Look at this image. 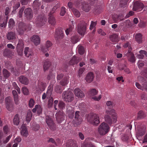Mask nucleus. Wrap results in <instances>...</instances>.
<instances>
[{"instance_id":"obj_43","label":"nucleus","mask_w":147,"mask_h":147,"mask_svg":"<svg viewBox=\"0 0 147 147\" xmlns=\"http://www.w3.org/2000/svg\"><path fill=\"white\" fill-rule=\"evenodd\" d=\"M65 104L63 101H60L59 102L58 105L57 106V107L60 109H63L65 108Z\"/></svg>"},{"instance_id":"obj_52","label":"nucleus","mask_w":147,"mask_h":147,"mask_svg":"<svg viewBox=\"0 0 147 147\" xmlns=\"http://www.w3.org/2000/svg\"><path fill=\"white\" fill-rule=\"evenodd\" d=\"M49 98V99L48 102V105L49 107H51L53 105V98L52 97Z\"/></svg>"},{"instance_id":"obj_7","label":"nucleus","mask_w":147,"mask_h":147,"mask_svg":"<svg viewBox=\"0 0 147 147\" xmlns=\"http://www.w3.org/2000/svg\"><path fill=\"white\" fill-rule=\"evenodd\" d=\"M46 121L48 126L52 130L56 129V126L55 124L51 118L49 116L47 115L46 117Z\"/></svg>"},{"instance_id":"obj_15","label":"nucleus","mask_w":147,"mask_h":147,"mask_svg":"<svg viewBox=\"0 0 147 147\" xmlns=\"http://www.w3.org/2000/svg\"><path fill=\"white\" fill-rule=\"evenodd\" d=\"M78 32L81 35L84 36L86 33V26L78 24Z\"/></svg>"},{"instance_id":"obj_4","label":"nucleus","mask_w":147,"mask_h":147,"mask_svg":"<svg viewBox=\"0 0 147 147\" xmlns=\"http://www.w3.org/2000/svg\"><path fill=\"white\" fill-rule=\"evenodd\" d=\"M62 97L65 101L71 102L74 99V95L71 92L68 90L63 92L62 94Z\"/></svg>"},{"instance_id":"obj_55","label":"nucleus","mask_w":147,"mask_h":147,"mask_svg":"<svg viewBox=\"0 0 147 147\" xmlns=\"http://www.w3.org/2000/svg\"><path fill=\"white\" fill-rule=\"evenodd\" d=\"M128 0H121L120 2V6L121 7H123L126 4Z\"/></svg>"},{"instance_id":"obj_29","label":"nucleus","mask_w":147,"mask_h":147,"mask_svg":"<svg viewBox=\"0 0 147 147\" xmlns=\"http://www.w3.org/2000/svg\"><path fill=\"white\" fill-rule=\"evenodd\" d=\"M6 36L8 40L14 39L16 38V33L14 32H9L7 33Z\"/></svg>"},{"instance_id":"obj_14","label":"nucleus","mask_w":147,"mask_h":147,"mask_svg":"<svg viewBox=\"0 0 147 147\" xmlns=\"http://www.w3.org/2000/svg\"><path fill=\"white\" fill-rule=\"evenodd\" d=\"M24 13L25 16L28 20H30L32 18V11L31 8H28L26 9L24 11Z\"/></svg>"},{"instance_id":"obj_32","label":"nucleus","mask_w":147,"mask_h":147,"mask_svg":"<svg viewBox=\"0 0 147 147\" xmlns=\"http://www.w3.org/2000/svg\"><path fill=\"white\" fill-rule=\"evenodd\" d=\"M49 16L48 22L49 24L53 26H54L56 23V21L53 15H49Z\"/></svg>"},{"instance_id":"obj_60","label":"nucleus","mask_w":147,"mask_h":147,"mask_svg":"<svg viewBox=\"0 0 147 147\" xmlns=\"http://www.w3.org/2000/svg\"><path fill=\"white\" fill-rule=\"evenodd\" d=\"M81 3V0H76V1L74 3V5H75L77 7H79Z\"/></svg>"},{"instance_id":"obj_26","label":"nucleus","mask_w":147,"mask_h":147,"mask_svg":"<svg viewBox=\"0 0 147 147\" xmlns=\"http://www.w3.org/2000/svg\"><path fill=\"white\" fill-rule=\"evenodd\" d=\"M94 74L92 72L88 73L86 77V80L88 83L92 81L94 78Z\"/></svg>"},{"instance_id":"obj_25","label":"nucleus","mask_w":147,"mask_h":147,"mask_svg":"<svg viewBox=\"0 0 147 147\" xmlns=\"http://www.w3.org/2000/svg\"><path fill=\"white\" fill-rule=\"evenodd\" d=\"M19 80L22 84L25 85H27L29 83L28 78L23 76H20L19 78Z\"/></svg>"},{"instance_id":"obj_13","label":"nucleus","mask_w":147,"mask_h":147,"mask_svg":"<svg viewBox=\"0 0 147 147\" xmlns=\"http://www.w3.org/2000/svg\"><path fill=\"white\" fill-rule=\"evenodd\" d=\"M55 36L56 40H58L59 39H62L63 36V31L61 28H58L56 30Z\"/></svg>"},{"instance_id":"obj_16","label":"nucleus","mask_w":147,"mask_h":147,"mask_svg":"<svg viewBox=\"0 0 147 147\" xmlns=\"http://www.w3.org/2000/svg\"><path fill=\"white\" fill-rule=\"evenodd\" d=\"M31 41L33 42L34 45H37L40 43V38L39 36L36 35H34L30 38Z\"/></svg>"},{"instance_id":"obj_58","label":"nucleus","mask_w":147,"mask_h":147,"mask_svg":"<svg viewBox=\"0 0 147 147\" xmlns=\"http://www.w3.org/2000/svg\"><path fill=\"white\" fill-rule=\"evenodd\" d=\"M85 70V68L84 67L80 68L79 70L78 76L79 78L81 77L82 74L84 72Z\"/></svg>"},{"instance_id":"obj_8","label":"nucleus","mask_w":147,"mask_h":147,"mask_svg":"<svg viewBox=\"0 0 147 147\" xmlns=\"http://www.w3.org/2000/svg\"><path fill=\"white\" fill-rule=\"evenodd\" d=\"M98 91L94 88H93L91 89L89 92V94L92 97V98L94 100L97 101H99L101 98V95H100L98 97L94 96L96 95Z\"/></svg>"},{"instance_id":"obj_24","label":"nucleus","mask_w":147,"mask_h":147,"mask_svg":"<svg viewBox=\"0 0 147 147\" xmlns=\"http://www.w3.org/2000/svg\"><path fill=\"white\" fill-rule=\"evenodd\" d=\"M53 89V84L49 85L48 87L47 91V98H49L51 97Z\"/></svg>"},{"instance_id":"obj_9","label":"nucleus","mask_w":147,"mask_h":147,"mask_svg":"<svg viewBox=\"0 0 147 147\" xmlns=\"http://www.w3.org/2000/svg\"><path fill=\"white\" fill-rule=\"evenodd\" d=\"M55 116L56 121L59 123H61L64 120L65 115L62 111H59L57 112Z\"/></svg>"},{"instance_id":"obj_31","label":"nucleus","mask_w":147,"mask_h":147,"mask_svg":"<svg viewBox=\"0 0 147 147\" xmlns=\"http://www.w3.org/2000/svg\"><path fill=\"white\" fill-rule=\"evenodd\" d=\"M68 76H65L60 81V84L63 86H64L67 85L69 82Z\"/></svg>"},{"instance_id":"obj_40","label":"nucleus","mask_w":147,"mask_h":147,"mask_svg":"<svg viewBox=\"0 0 147 147\" xmlns=\"http://www.w3.org/2000/svg\"><path fill=\"white\" fill-rule=\"evenodd\" d=\"M72 11L76 17L78 18L80 17L81 14L80 12L78 10L76 9L72 8Z\"/></svg>"},{"instance_id":"obj_41","label":"nucleus","mask_w":147,"mask_h":147,"mask_svg":"<svg viewBox=\"0 0 147 147\" xmlns=\"http://www.w3.org/2000/svg\"><path fill=\"white\" fill-rule=\"evenodd\" d=\"M78 37L77 35L73 36L71 38V41L73 44H75L78 41Z\"/></svg>"},{"instance_id":"obj_3","label":"nucleus","mask_w":147,"mask_h":147,"mask_svg":"<svg viewBox=\"0 0 147 147\" xmlns=\"http://www.w3.org/2000/svg\"><path fill=\"white\" fill-rule=\"evenodd\" d=\"M31 25L26 24L22 22H20L18 24L17 31L19 34H22L25 31H29L31 29Z\"/></svg>"},{"instance_id":"obj_6","label":"nucleus","mask_w":147,"mask_h":147,"mask_svg":"<svg viewBox=\"0 0 147 147\" xmlns=\"http://www.w3.org/2000/svg\"><path fill=\"white\" fill-rule=\"evenodd\" d=\"M47 20L46 18L44 16H39L36 19L35 23L37 26H41L46 23Z\"/></svg>"},{"instance_id":"obj_63","label":"nucleus","mask_w":147,"mask_h":147,"mask_svg":"<svg viewBox=\"0 0 147 147\" xmlns=\"http://www.w3.org/2000/svg\"><path fill=\"white\" fill-rule=\"evenodd\" d=\"M57 8V7L56 6H55L52 9V10L50 11V13H49V15H53V14L55 12Z\"/></svg>"},{"instance_id":"obj_22","label":"nucleus","mask_w":147,"mask_h":147,"mask_svg":"<svg viewBox=\"0 0 147 147\" xmlns=\"http://www.w3.org/2000/svg\"><path fill=\"white\" fill-rule=\"evenodd\" d=\"M52 45V44L49 40H47L45 44V46L43 47L42 49V51L44 53H45L49 50V48H50Z\"/></svg>"},{"instance_id":"obj_50","label":"nucleus","mask_w":147,"mask_h":147,"mask_svg":"<svg viewBox=\"0 0 147 147\" xmlns=\"http://www.w3.org/2000/svg\"><path fill=\"white\" fill-rule=\"evenodd\" d=\"M66 12V8L64 7L63 6L61 7L60 14L62 16H64L65 13Z\"/></svg>"},{"instance_id":"obj_45","label":"nucleus","mask_w":147,"mask_h":147,"mask_svg":"<svg viewBox=\"0 0 147 147\" xmlns=\"http://www.w3.org/2000/svg\"><path fill=\"white\" fill-rule=\"evenodd\" d=\"M69 108L68 107L67 109V111L68 112L69 116L70 118H72L74 116V111L72 110V109L71 107H70L71 109V111L70 112L69 111L70 110V109L69 110L68 109Z\"/></svg>"},{"instance_id":"obj_51","label":"nucleus","mask_w":147,"mask_h":147,"mask_svg":"<svg viewBox=\"0 0 147 147\" xmlns=\"http://www.w3.org/2000/svg\"><path fill=\"white\" fill-rule=\"evenodd\" d=\"M55 91L57 93H61L62 92V90L61 89V87L59 85L56 86L55 87Z\"/></svg>"},{"instance_id":"obj_38","label":"nucleus","mask_w":147,"mask_h":147,"mask_svg":"<svg viewBox=\"0 0 147 147\" xmlns=\"http://www.w3.org/2000/svg\"><path fill=\"white\" fill-rule=\"evenodd\" d=\"M20 122L19 118L18 115L16 114L13 120V123L14 125H18Z\"/></svg>"},{"instance_id":"obj_61","label":"nucleus","mask_w":147,"mask_h":147,"mask_svg":"<svg viewBox=\"0 0 147 147\" xmlns=\"http://www.w3.org/2000/svg\"><path fill=\"white\" fill-rule=\"evenodd\" d=\"M147 98V96L144 93H143L141 95V101L142 102H144V101L146 100Z\"/></svg>"},{"instance_id":"obj_62","label":"nucleus","mask_w":147,"mask_h":147,"mask_svg":"<svg viewBox=\"0 0 147 147\" xmlns=\"http://www.w3.org/2000/svg\"><path fill=\"white\" fill-rule=\"evenodd\" d=\"M37 106L36 108L37 111L38 113L40 114L42 113V109L40 105H37Z\"/></svg>"},{"instance_id":"obj_30","label":"nucleus","mask_w":147,"mask_h":147,"mask_svg":"<svg viewBox=\"0 0 147 147\" xmlns=\"http://www.w3.org/2000/svg\"><path fill=\"white\" fill-rule=\"evenodd\" d=\"M25 55L27 57H31V56L33 55V53L31 49H29L28 47H25L24 51Z\"/></svg>"},{"instance_id":"obj_48","label":"nucleus","mask_w":147,"mask_h":147,"mask_svg":"<svg viewBox=\"0 0 147 147\" xmlns=\"http://www.w3.org/2000/svg\"><path fill=\"white\" fill-rule=\"evenodd\" d=\"M135 85L137 88L138 89L142 90H145L144 83L142 84V86H141L138 83L136 82Z\"/></svg>"},{"instance_id":"obj_53","label":"nucleus","mask_w":147,"mask_h":147,"mask_svg":"<svg viewBox=\"0 0 147 147\" xmlns=\"http://www.w3.org/2000/svg\"><path fill=\"white\" fill-rule=\"evenodd\" d=\"M24 44L23 40H19L18 43L17 45V47L23 48Z\"/></svg>"},{"instance_id":"obj_47","label":"nucleus","mask_w":147,"mask_h":147,"mask_svg":"<svg viewBox=\"0 0 147 147\" xmlns=\"http://www.w3.org/2000/svg\"><path fill=\"white\" fill-rule=\"evenodd\" d=\"M129 138V135L127 134H124L122 136L121 140L123 142H127Z\"/></svg>"},{"instance_id":"obj_23","label":"nucleus","mask_w":147,"mask_h":147,"mask_svg":"<svg viewBox=\"0 0 147 147\" xmlns=\"http://www.w3.org/2000/svg\"><path fill=\"white\" fill-rule=\"evenodd\" d=\"M66 147H78L76 141L72 140H69L67 142Z\"/></svg>"},{"instance_id":"obj_19","label":"nucleus","mask_w":147,"mask_h":147,"mask_svg":"<svg viewBox=\"0 0 147 147\" xmlns=\"http://www.w3.org/2000/svg\"><path fill=\"white\" fill-rule=\"evenodd\" d=\"M126 55L128 57L129 60L130 62L133 63L135 61V57L134 54L131 52V49H129L128 50V52L126 54Z\"/></svg>"},{"instance_id":"obj_27","label":"nucleus","mask_w":147,"mask_h":147,"mask_svg":"<svg viewBox=\"0 0 147 147\" xmlns=\"http://www.w3.org/2000/svg\"><path fill=\"white\" fill-rule=\"evenodd\" d=\"M109 38L110 40L113 42V44H115V43L119 41L118 35L116 34L110 35Z\"/></svg>"},{"instance_id":"obj_11","label":"nucleus","mask_w":147,"mask_h":147,"mask_svg":"<svg viewBox=\"0 0 147 147\" xmlns=\"http://www.w3.org/2000/svg\"><path fill=\"white\" fill-rule=\"evenodd\" d=\"M79 111H76V112L75 119L73 121L74 124L77 125L80 124L82 121V119L79 115Z\"/></svg>"},{"instance_id":"obj_37","label":"nucleus","mask_w":147,"mask_h":147,"mask_svg":"<svg viewBox=\"0 0 147 147\" xmlns=\"http://www.w3.org/2000/svg\"><path fill=\"white\" fill-rule=\"evenodd\" d=\"M40 2L39 0H36L33 3V7L34 9L37 10L38 9V7L40 5Z\"/></svg>"},{"instance_id":"obj_35","label":"nucleus","mask_w":147,"mask_h":147,"mask_svg":"<svg viewBox=\"0 0 147 147\" xmlns=\"http://www.w3.org/2000/svg\"><path fill=\"white\" fill-rule=\"evenodd\" d=\"M12 93L13 96L14 101L16 104H18V95L17 92L15 90H13L12 91Z\"/></svg>"},{"instance_id":"obj_28","label":"nucleus","mask_w":147,"mask_h":147,"mask_svg":"<svg viewBox=\"0 0 147 147\" xmlns=\"http://www.w3.org/2000/svg\"><path fill=\"white\" fill-rule=\"evenodd\" d=\"M13 53L12 51L8 49H5L3 53V55L4 56L9 58L13 56Z\"/></svg>"},{"instance_id":"obj_33","label":"nucleus","mask_w":147,"mask_h":147,"mask_svg":"<svg viewBox=\"0 0 147 147\" xmlns=\"http://www.w3.org/2000/svg\"><path fill=\"white\" fill-rule=\"evenodd\" d=\"M38 88L41 91L45 90L46 86V83L43 82H39L38 84Z\"/></svg>"},{"instance_id":"obj_2","label":"nucleus","mask_w":147,"mask_h":147,"mask_svg":"<svg viewBox=\"0 0 147 147\" xmlns=\"http://www.w3.org/2000/svg\"><path fill=\"white\" fill-rule=\"evenodd\" d=\"M87 119L88 121L93 125H97L100 122L98 115L93 113L88 115Z\"/></svg>"},{"instance_id":"obj_12","label":"nucleus","mask_w":147,"mask_h":147,"mask_svg":"<svg viewBox=\"0 0 147 147\" xmlns=\"http://www.w3.org/2000/svg\"><path fill=\"white\" fill-rule=\"evenodd\" d=\"M6 108L9 111H11L13 109V103L10 97H7L5 99Z\"/></svg>"},{"instance_id":"obj_64","label":"nucleus","mask_w":147,"mask_h":147,"mask_svg":"<svg viewBox=\"0 0 147 147\" xmlns=\"http://www.w3.org/2000/svg\"><path fill=\"white\" fill-rule=\"evenodd\" d=\"M141 74L145 77L147 78V68H146L143 71H142L141 72Z\"/></svg>"},{"instance_id":"obj_18","label":"nucleus","mask_w":147,"mask_h":147,"mask_svg":"<svg viewBox=\"0 0 147 147\" xmlns=\"http://www.w3.org/2000/svg\"><path fill=\"white\" fill-rule=\"evenodd\" d=\"M74 92L75 95L78 98H82L84 96V93L78 88H76L74 90Z\"/></svg>"},{"instance_id":"obj_57","label":"nucleus","mask_w":147,"mask_h":147,"mask_svg":"<svg viewBox=\"0 0 147 147\" xmlns=\"http://www.w3.org/2000/svg\"><path fill=\"white\" fill-rule=\"evenodd\" d=\"M23 48L17 47V52L18 55L22 56L23 54Z\"/></svg>"},{"instance_id":"obj_42","label":"nucleus","mask_w":147,"mask_h":147,"mask_svg":"<svg viewBox=\"0 0 147 147\" xmlns=\"http://www.w3.org/2000/svg\"><path fill=\"white\" fill-rule=\"evenodd\" d=\"M3 74L4 77L6 79L8 78L10 75V73L6 69H3Z\"/></svg>"},{"instance_id":"obj_44","label":"nucleus","mask_w":147,"mask_h":147,"mask_svg":"<svg viewBox=\"0 0 147 147\" xmlns=\"http://www.w3.org/2000/svg\"><path fill=\"white\" fill-rule=\"evenodd\" d=\"M8 24L9 27L10 28H12L15 25V22L12 18H11L9 20Z\"/></svg>"},{"instance_id":"obj_54","label":"nucleus","mask_w":147,"mask_h":147,"mask_svg":"<svg viewBox=\"0 0 147 147\" xmlns=\"http://www.w3.org/2000/svg\"><path fill=\"white\" fill-rule=\"evenodd\" d=\"M138 117L140 119H142L144 117L145 115L143 111H140L138 113Z\"/></svg>"},{"instance_id":"obj_56","label":"nucleus","mask_w":147,"mask_h":147,"mask_svg":"<svg viewBox=\"0 0 147 147\" xmlns=\"http://www.w3.org/2000/svg\"><path fill=\"white\" fill-rule=\"evenodd\" d=\"M97 21L94 22L92 21L90 26V30H92L93 28H94L97 24Z\"/></svg>"},{"instance_id":"obj_36","label":"nucleus","mask_w":147,"mask_h":147,"mask_svg":"<svg viewBox=\"0 0 147 147\" xmlns=\"http://www.w3.org/2000/svg\"><path fill=\"white\" fill-rule=\"evenodd\" d=\"M139 53L140 54L138 55L137 56V57L138 58L140 59H143L144 57L143 54H144L146 57H147V52L146 51L142 50L139 51Z\"/></svg>"},{"instance_id":"obj_17","label":"nucleus","mask_w":147,"mask_h":147,"mask_svg":"<svg viewBox=\"0 0 147 147\" xmlns=\"http://www.w3.org/2000/svg\"><path fill=\"white\" fill-rule=\"evenodd\" d=\"M21 135L25 137H27L28 135V131L25 124H23L21 126Z\"/></svg>"},{"instance_id":"obj_46","label":"nucleus","mask_w":147,"mask_h":147,"mask_svg":"<svg viewBox=\"0 0 147 147\" xmlns=\"http://www.w3.org/2000/svg\"><path fill=\"white\" fill-rule=\"evenodd\" d=\"M78 49L79 53L81 55H83L85 52V49L84 47L82 46H78Z\"/></svg>"},{"instance_id":"obj_59","label":"nucleus","mask_w":147,"mask_h":147,"mask_svg":"<svg viewBox=\"0 0 147 147\" xmlns=\"http://www.w3.org/2000/svg\"><path fill=\"white\" fill-rule=\"evenodd\" d=\"M34 100L32 98L30 99L29 102V105L30 108L32 107L34 105Z\"/></svg>"},{"instance_id":"obj_49","label":"nucleus","mask_w":147,"mask_h":147,"mask_svg":"<svg viewBox=\"0 0 147 147\" xmlns=\"http://www.w3.org/2000/svg\"><path fill=\"white\" fill-rule=\"evenodd\" d=\"M22 90L23 94L25 95H28L29 94L28 90L26 87H23Z\"/></svg>"},{"instance_id":"obj_20","label":"nucleus","mask_w":147,"mask_h":147,"mask_svg":"<svg viewBox=\"0 0 147 147\" xmlns=\"http://www.w3.org/2000/svg\"><path fill=\"white\" fill-rule=\"evenodd\" d=\"M81 60V58L80 57L74 56L70 61L69 64H77Z\"/></svg>"},{"instance_id":"obj_21","label":"nucleus","mask_w":147,"mask_h":147,"mask_svg":"<svg viewBox=\"0 0 147 147\" xmlns=\"http://www.w3.org/2000/svg\"><path fill=\"white\" fill-rule=\"evenodd\" d=\"M81 5L82 9L86 12H88L90 9L89 5L86 2L84 1L82 2Z\"/></svg>"},{"instance_id":"obj_5","label":"nucleus","mask_w":147,"mask_h":147,"mask_svg":"<svg viewBox=\"0 0 147 147\" xmlns=\"http://www.w3.org/2000/svg\"><path fill=\"white\" fill-rule=\"evenodd\" d=\"M110 128L108 125L105 123L103 122L99 126L98 131L101 135H104L107 133Z\"/></svg>"},{"instance_id":"obj_39","label":"nucleus","mask_w":147,"mask_h":147,"mask_svg":"<svg viewBox=\"0 0 147 147\" xmlns=\"http://www.w3.org/2000/svg\"><path fill=\"white\" fill-rule=\"evenodd\" d=\"M32 116V113L30 111H28L26 117V121L28 123L29 122Z\"/></svg>"},{"instance_id":"obj_1","label":"nucleus","mask_w":147,"mask_h":147,"mask_svg":"<svg viewBox=\"0 0 147 147\" xmlns=\"http://www.w3.org/2000/svg\"><path fill=\"white\" fill-rule=\"evenodd\" d=\"M106 113L109 115H106L105 116V120L107 123L111 125L116 122L117 116L115 110L112 109L110 110H107Z\"/></svg>"},{"instance_id":"obj_10","label":"nucleus","mask_w":147,"mask_h":147,"mask_svg":"<svg viewBox=\"0 0 147 147\" xmlns=\"http://www.w3.org/2000/svg\"><path fill=\"white\" fill-rule=\"evenodd\" d=\"M143 7L144 5L142 3L136 1L134 3L133 9L134 11H140L142 10Z\"/></svg>"},{"instance_id":"obj_34","label":"nucleus","mask_w":147,"mask_h":147,"mask_svg":"<svg viewBox=\"0 0 147 147\" xmlns=\"http://www.w3.org/2000/svg\"><path fill=\"white\" fill-rule=\"evenodd\" d=\"M136 40L140 44L142 42V36L140 33L136 34L135 36Z\"/></svg>"}]
</instances>
